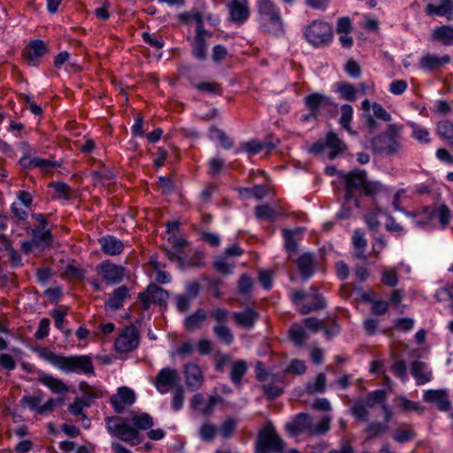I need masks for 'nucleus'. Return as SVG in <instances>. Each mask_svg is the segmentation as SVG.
I'll return each mask as SVG.
<instances>
[{
  "mask_svg": "<svg viewBox=\"0 0 453 453\" xmlns=\"http://www.w3.org/2000/svg\"><path fill=\"white\" fill-rule=\"evenodd\" d=\"M35 352L43 360L49 362L64 372H83L86 374L94 372L93 363L91 357L88 356L65 357L58 355L49 349L42 347L35 349Z\"/></svg>",
  "mask_w": 453,
  "mask_h": 453,
  "instance_id": "1",
  "label": "nucleus"
},
{
  "mask_svg": "<svg viewBox=\"0 0 453 453\" xmlns=\"http://www.w3.org/2000/svg\"><path fill=\"white\" fill-rule=\"evenodd\" d=\"M407 215L412 217L415 227L419 229L434 228L436 221L441 228H445L453 219L451 210L445 204L426 207L419 212Z\"/></svg>",
  "mask_w": 453,
  "mask_h": 453,
  "instance_id": "2",
  "label": "nucleus"
},
{
  "mask_svg": "<svg viewBox=\"0 0 453 453\" xmlns=\"http://www.w3.org/2000/svg\"><path fill=\"white\" fill-rule=\"evenodd\" d=\"M257 10L259 24L263 32L276 36L284 33V24L280 12L271 0H259Z\"/></svg>",
  "mask_w": 453,
  "mask_h": 453,
  "instance_id": "3",
  "label": "nucleus"
},
{
  "mask_svg": "<svg viewBox=\"0 0 453 453\" xmlns=\"http://www.w3.org/2000/svg\"><path fill=\"white\" fill-rule=\"evenodd\" d=\"M401 132V126L396 124L388 125L385 134H381L372 140L371 146L372 150L387 156L397 155L403 149V145L398 139Z\"/></svg>",
  "mask_w": 453,
  "mask_h": 453,
  "instance_id": "4",
  "label": "nucleus"
},
{
  "mask_svg": "<svg viewBox=\"0 0 453 453\" xmlns=\"http://www.w3.org/2000/svg\"><path fill=\"white\" fill-rule=\"evenodd\" d=\"M339 177L342 179V180L344 182L347 194H346V204L342 208V210L338 213V217L340 219H345L349 217L350 213L347 210L346 206L349 204V206L351 203L355 207L358 206L357 201L355 199L352 201L351 199V192L354 190H359L362 192L366 176L365 173L363 171H352L349 173H339Z\"/></svg>",
  "mask_w": 453,
  "mask_h": 453,
  "instance_id": "5",
  "label": "nucleus"
},
{
  "mask_svg": "<svg viewBox=\"0 0 453 453\" xmlns=\"http://www.w3.org/2000/svg\"><path fill=\"white\" fill-rule=\"evenodd\" d=\"M107 430L111 434L129 443L132 446L142 442L140 433L130 426L124 418L119 417H107L105 418Z\"/></svg>",
  "mask_w": 453,
  "mask_h": 453,
  "instance_id": "6",
  "label": "nucleus"
},
{
  "mask_svg": "<svg viewBox=\"0 0 453 453\" xmlns=\"http://www.w3.org/2000/svg\"><path fill=\"white\" fill-rule=\"evenodd\" d=\"M285 447L283 440L279 436L272 425L266 426L257 435L256 453L282 452Z\"/></svg>",
  "mask_w": 453,
  "mask_h": 453,
  "instance_id": "7",
  "label": "nucleus"
},
{
  "mask_svg": "<svg viewBox=\"0 0 453 453\" xmlns=\"http://www.w3.org/2000/svg\"><path fill=\"white\" fill-rule=\"evenodd\" d=\"M318 419L313 425V434L328 431L331 422V404L326 398L313 399V419Z\"/></svg>",
  "mask_w": 453,
  "mask_h": 453,
  "instance_id": "8",
  "label": "nucleus"
},
{
  "mask_svg": "<svg viewBox=\"0 0 453 453\" xmlns=\"http://www.w3.org/2000/svg\"><path fill=\"white\" fill-rule=\"evenodd\" d=\"M361 109L363 110L362 116L365 124L370 129L377 127L376 119H380L385 122H389L392 119L391 115L379 103H371L368 99H365L361 103Z\"/></svg>",
  "mask_w": 453,
  "mask_h": 453,
  "instance_id": "9",
  "label": "nucleus"
},
{
  "mask_svg": "<svg viewBox=\"0 0 453 453\" xmlns=\"http://www.w3.org/2000/svg\"><path fill=\"white\" fill-rule=\"evenodd\" d=\"M139 332L134 326H128L115 341V349L119 353H127L139 346Z\"/></svg>",
  "mask_w": 453,
  "mask_h": 453,
  "instance_id": "10",
  "label": "nucleus"
},
{
  "mask_svg": "<svg viewBox=\"0 0 453 453\" xmlns=\"http://www.w3.org/2000/svg\"><path fill=\"white\" fill-rule=\"evenodd\" d=\"M179 380L177 370L170 367L162 368L157 374L154 386L160 394H166Z\"/></svg>",
  "mask_w": 453,
  "mask_h": 453,
  "instance_id": "11",
  "label": "nucleus"
},
{
  "mask_svg": "<svg viewBox=\"0 0 453 453\" xmlns=\"http://www.w3.org/2000/svg\"><path fill=\"white\" fill-rule=\"evenodd\" d=\"M311 333V318H306L303 323H296L291 326L288 331L290 340L297 347L304 346L310 339Z\"/></svg>",
  "mask_w": 453,
  "mask_h": 453,
  "instance_id": "12",
  "label": "nucleus"
},
{
  "mask_svg": "<svg viewBox=\"0 0 453 453\" xmlns=\"http://www.w3.org/2000/svg\"><path fill=\"white\" fill-rule=\"evenodd\" d=\"M167 297V291L156 284L149 285L145 293L139 294V299L144 310H148L151 303L162 304L165 303Z\"/></svg>",
  "mask_w": 453,
  "mask_h": 453,
  "instance_id": "13",
  "label": "nucleus"
},
{
  "mask_svg": "<svg viewBox=\"0 0 453 453\" xmlns=\"http://www.w3.org/2000/svg\"><path fill=\"white\" fill-rule=\"evenodd\" d=\"M98 273L102 276V279L108 284H118L119 283L125 274V268L110 263L103 262L97 266Z\"/></svg>",
  "mask_w": 453,
  "mask_h": 453,
  "instance_id": "14",
  "label": "nucleus"
},
{
  "mask_svg": "<svg viewBox=\"0 0 453 453\" xmlns=\"http://www.w3.org/2000/svg\"><path fill=\"white\" fill-rule=\"evenodd\" d=\"M206 14V4H202L200 6L192 8L189 12H181L178 15L180 21L185 24H189L191 21H196V32L207 33L203 26V15Z\"/></svg>",
  "mask_w": 453,
  "mask_h": 453,
  "instance_id": "15",
  "label": "nucleus"
},
{
  "mask_svg": "<svg viewBox=\"0 0 453 453\" xmlns=\"http://www.w3.org/2000/svg\"><path fill=\"white\" fill-rule=\"evenodd\" d=\"M311 429V418L308 413H299L285 425V430L291 436H297Z\"/></svg>",
  "mask_w": 453,
  "mask_h": 453,
  "instance_id": "16",
  "label": "nucleus"
},
{
  "mask_svg": "<svg viewBox=\"0 0 453 453\" xmlns=\"http://www.w3.org/2000/svg\"><path fill=\"white\" fill-rule=\"evenodd\" d=\"M135 395L133 390L127 387L119 388L118 393L111 395V403L117 413H122L126 406L134 403Z\"/></svg>",
  "mask_w": 453,
  "mask_h": 453,
  "instance_id": "17",
  "label": "nucleus"
},
{
  "mask_svg": "<svg viewBox=\"0 0 453 453\" xmlns=\"http://www.w3.org/2000/svg\"><path fill=\"white\" fill-rule=\"evenodd\" d=\"M332 38V27L327 22H313V46L326 44Z\"/></svg>",
  "mask_w": 453,
  "mask_h": 453,
  "instance_id": "18",
  "label": "nucleus"
},
{
  "mask_svg": "<svg viewBox=\"0 0 453 453\" xmlns=\"http://www.w3.org/2000/svg\"><path fill=\"white\" fill-rule=\"evenodd\" d=\"M186 384L192 390L201 388L203 383V372L196 364L188 363L185 365Z\"/></svg>",
  "mask_w": 453,
  "mask_h": 453,
  "instance_id": "19",
  "label": "nucleus"
},
{
  "mask_svg": "<svg viewBox=\"0 0 453 453\" xmlns=\"http://www.w3.org/2000/svg\"><path fill=\"white\" fill-rule=\"evenodd\" d=\"M231 20L243 23L250 16L248 0H233L229 4Z\"/></svg>",
  "mask_w": 453,
  "mask_h": 453,
  "instance_id": "20",
  "label": "nucleus"
},
{
  "mask_svg": "<svg viewBox=\"0 0 453 453\" xmlns=\"http://www.w3.org/2000/svg\"><path fill=\"white\" fill-rule=\"evenodd\" d=\"M424 400L435 404L441 411H448L450 407L448 392L444 389L425 391Z\"/></svg>",
  "mask_w": 453,
  "mask_h": 453,
  "instance_id": "21",
  "label": "nucleus"
},
{
  "mask_svg": "<svg viewBox=\"0 0 453 453\" xmlns=\"http://www.w3.org/2000/svg\"><path fill=\"white\" fill-rule=\"evenodd\" d=\"M232 317L239 326L250 329L258 319L259 314L251 308H246L242 311L233 312Z\"/></svg>",
  "mask_w": 453,
  "mask_h": 453,
  "instance_id": "22",
  "label": "nucleus"
},
{
  "mask_svg": "<svg viewBox=\"0 0 453 453\" xmlns=\"http://www.w3.org/2000/svg\"><path fill=\"white\" fill-rule=\"evenodd\" d=\"M429 15L450 18L453 15V3L451 0H437L426 6Z\"/></svg>",
  "mask_w": 453,
  "mask_h": 453,
  "instance_id": "23",
  "label": "nucleus"
},
{
  "mask_svg": "<svg viewBox=\"0 0 453 453\" xmlns=\"http://www.w3.org/2000/svg\"><path fill=\"white\" fill-rule=\"evenodd\" d=\"M102 251L109 256L120 254L124 250L123 242L112 235H106L98 240Z\"/></svg>",
  "mask_w": 453,
  "mask_h": 453,
  "instance_id": "24",
  "label": "nucleus"
},
{
  "mask_svg": "<svg viewBox=\"0 0 453 453\" xmlns=\"http://www.w3.org/2000/svg\"><path fill=\"white\" fill-rule=\"evenodd\" d=\"M290 298L300 313H310L311 311V296L308 292L302 289L295 290Z\"/></svg>",
  "mask_w": 453,
  "mask_h": 453,
  "instance_id": "25",
  "label": "nucleus"
},
{
  "mask_svg": "<svg viewBox=\"0 0 453 453\" xmlns=\"http://www.w3.org/2000/svg\"><path fill=\"white\" fill-rule=\"evenodd\" d=\"M129 290L126 286L116 288L105 303V309L117 311L123 306L124 301L129 297Z\"/></svg>",
  "mask_w": 453,
  "mask_h": 453,
  "instance_id": "26",
  "label": "nucleus"
},
{
  "mask_svg": "<svg viewBox=\"0 0 453 453\" xmlns=\"http://www.w3.org/2000/svg\"><path fill=\"white\" fill-rule=\"evenodd\" d=\"M38 381L47 387L54 394H65L69 391L67 385L58 378L43 373L38 377Z\"/></svg>",
  "mask_w": 453,
  "mask_h": 453,
  "instance_id": "27",
  "label": "nucleus"
},
{
  "mask_svg": "<svg viewBox=\"0 0 453 453\" xmlns=\"http://www.w3.org/2000/svg\"><path fill=\"white\" fill-rule=\"evenodd\" d=\"M411 372L418 385H423L429 382L433 378V373L427 365L421 361H415L411 365Z\"/></svg>",
  "mask_w": 453,
  "mask_h": 453,
  "instance_id": "28",
  "label": "nucleus"
},
{
  "mask_svg": "<svg viewBox=\"0 0 453 453\" xmlns=\"http://www.w3.org/2000/svg\"><path fill=\"white\" fill-rule=\"evenodd\" d=\"M30 234L36 248L45 250L52 247L53 236L50 229L41 230L34 228L31 230Z\"/></svg>",
  "mask_w": 453,
  "mask_h": 453,
  "instance_id": "29",
  "label": "nucleus"
},
{
  "mask_svg": "<svg viewBox=\"0 0 453 453\" xmlns=\"http://www.w3.org/2000/svg\"><path fill=\"white\" fill-rule=\"evenodd\" d=\"M449 62L450 57L449 55L437 57L433 54H426L420 58V67L426 71H433Z\"/></svg>",
  "mask_w": 453,
  "mask_h": 453,
  "instance_id": "30",
  "label": "nucleus"
},
{
  "mask_svg": "<svg viewBox=\"0 0 453 453\" xmlns=\"http://www.w3.org/2000/svg\"><path fill=\"white\" fill-rule=\"evenodd\" d=\"M47 52L46 44L41 41H32L27 46L25 55L27 59L33 65Z\"/></svg>",
  "mask_w": 453,
  "mask_h": 453,
  "instance_id": "31",
  "label": "nucleus"
},
{
  "mask_svg": "<svg viewBox=\"0 0 453 453\" xmlns=\"http://www.w3.org/2000/svg\"><path fill=\"white\" fill-rule=\"evenodd\" d=\"M326 147L328 150V157L331 159L336 158L346 150L345 144L334 133L327 134Z\"/></svg>",
  "mask_w": 453,
  "mask_h": 453,
  "instance_id": "32",
  "label": "nucleus"
},
{
  "mask_svg": "<svg viewBox=\"0 0 453 453\" xmlns=\"http://www.w3.org/2000/svg\"><path fill=\"white\" fill-rule=\"evenodd\" d=\"M303 229L300 227L293 230L283 229V238L285 249L288 253L296 252L297 250V242L301 240Z\"/></svg>",
  "mask_w": 453,
  "mask_h": 453,
  "instance_id": "33",
  "label": "nucleus"
},
{
  "mask_svg": "<svg viewBox=\"0 0 453 453\" xmlns=\"http://www.w3.org/2000/svg\"><path fill=\"white\" fill-rule=\"evenodd\" d=\"M205 35L211 36V33H199L196 32L194 42L192 45L193 55L199 60H204L206 58V42Z\"/></svg>",
  "mask_w": 453,
  "mask_h": 453,
  "instance_id": "34",
  "label": "nucleus"
},
{
  "mask_svg": "<svg viewBox=\"0 0 453 453\" xmlns=\"http://www.w3.org/2000/svg\"><path fill=\"white\" fill-rule=\"evenodd\" d=\"M207 314L203 309H197L193 314L185 319V326L188 331H195L202 326L206 320Z\"/></svg>",
  "mask_w": 453,
  "mask_h": 453,
  "instance_id": "35",
  "label": "nucleus"
},
{
  "mask_svg": "<svg viewBox=\"0 0 453 453\" xmlns=\"http://www.w3.org/2000/svg\"><path fill=\"white\" fill-rule=\"evenodd\" d=\"M433 39L439 41L444 45L453 44V27L451 26H441L436 27L432 34Z\"/></svg>",
  "mask_w": 453,
  "mask_h": 453,
  "instance_id": "36",
  "label": "nucleus"
},
{
  "mask_svg": "<svg viewBox=\"0 0 453 453\" xmlns=\"http://www.w3.org/2000/svg\"><path fill=\"white\" fill-rule=\"evenodd\" d=\"M295 263L302 278L308 280L311 275V254L307 252L301 255Z\"/></svg>",
  "mask_w": 453,
  "mask_h": 453,
  "instance_id": "37",
  "label": "nucleus"
},
{
  "mask_svg": "<svg viewBox=\"0 0 453 453\" xmlns=\"http://www.w3.org/2000/svg\"><path fill=\"white\" fill-rule=\"evenodd\" d=\"M213 333L216 337L224 344L231 345L234 341V336L231 329L226 325H215Z\"/></svg>",
  "mask_w": 453,
  "mask_h": 453,
  "instance_id": "38",
  "label": "nucleus"
},
{
  "mask_svg": "<svg viewBox=\"0 0 453 453\" xmlns=\"http://www.w3.org/2000/svg\"><path fill=\"white\" fill-rule=\"evenodd\" d=\"M248 369L247 363L244 360H237L233 363L230 372L231 380L237 386L241 384V380Z\"/></svg>",
  "mask_w": 453,
  "mask_h": 453,
  "instance_id": "39",
  "label": "nucleus"
},
{
  "mask_svg": "<svg viewBox=\"0 0 453 453\" xmlns=\"http://www.w3.org/2000/svg\"><path fill=\"white\" fill-rule=\"evenodd\" d=\"M411 128V136L421 143H428L430 142V134L427 128L414 122H409Z\"/></svg>",
  "mask_w": 453,
  "mask_h": 453,
  "instance_id": "40",
  "label": "nucleus"
},
{
  "mask_svg": "<svg viewBox=\"0 0 453 453\" xmlns=\"http://www.w3.org/2000/svg\"><path fill=\"white\" fill-rule=\"evenodd\" d=\"M255 216L259 220H275L278 217V212L269 206L268 204L258 205L255 207Z\"/></svg>",
  "mask_w": 453,
  "mask_h": 453,
  "instance_id": "41",
  "label": "nucleus"
},
{
  "mask_svg": "<svg viewBox=\"0 0 453 453\" xmlns=\"http://www.w3.org/2000/svg\"><path fill=\"white\" fill-rule=\"evenodd\" d=\"M353 119V108L349 104H343L341 107V117L340 124L342 128L347 130L350 134H355L349 127V124Z\"/></svg>",
  "mask_w": 453,
  "mask_h": 453,
  "instance_id": "42",
  "label": "nucleus"
},
{
  "mask_svg": "<svg viewBox=\"0 0 453 453\" xmlns=\"http://www.w3.org/2000/svg\"><path fill=\"white\" fill-rule=\"evenodd\" d=\"M329 321L327 323L324 321L315 320L313 319V334H321L326 337H330L338 332V327L334 326L329 328Z\"/></svg>",
  "mask_w": 453,
  "mask_h": 453,
  "instance_id": "43",
  "label": "nucleus"
},
{
  "mask_svg": "<svg viewBox=\"0 0 453 453\" xmlns=\"http://www.w3.org/2000/svg\"><path fill=\"white\" fill-rule=\"evenodd\" d=\"M352 243L357 257H362L366 247V240L360 229L355 230L352 235Z\"/></svg>",
  "mask_w": 453,
  "mask_h": 453,
  "instance_id": "44",
  "label": "nucleus"
},
{
  "mask_svg": "<svg viewBox=\"0 0 453 453\" xmlns=\"http://www.w3.org/2000/svg\"><path fill=\"white\" fill-rule=\"evenodd\" d=\"M263 150L261 142L256 139H252L248 142H242L240 148L235 150V154H239L241 151H246L250 155H256Z\"/></svg>",
  "mask_w": 453,
  "mask_h": 453,
  "instance_id": "45",
  "label": "nucleus"
},
{
  "mask_svg": "<svg viewBox=\"0 0 453 453\" xmlns=\"http://www.w3.org/2000/svg\"><path fill=\"white\" fill-rule=\"evenodd\" d=\"M131 420L136 428L142 430H147L153 426V419L151 416L145 412L134 416Z\"/></svg>",
  "mask_w": 453,
  "mask_h": 453,
  "instance_id": "46",
  "label": "nucleus"
},
{
  "mask_svg": "<svg viewBox=\"0 0 453 453\" xmlns=\"http://www.w3.org/2000/svg\"><path fill=\"white\" fill-rule=\"evenodd\" d=\"M395 405L403 411L422 412L423 408L415 402L410 401L405 397H398L395 399Z\"/></svg>",
  "mask_w": 453,
  "mask_h": 453,
  "instance_id": "47",
  "label": "nucleus"
},
{
  "mask_svg": "<svg viewBox=\"0 0 453 453\" xmlns=\"http://www.w3.org/2000/svg\"><path fill=\"white\" fill-rule=\"evenodd\" d=\"M211 316L216 321V325H226L232 313L226 308L216 307L211 311Z\"/></svg>",
  "mask_w": 453,
  "mask_h": 453,
  "instance_id": "48",
  "label": "nucleus"
},
{
  "mask_svg": "<svg viewBox=\"0 0 453 453\" xmlns=\"http://www.w3.org/2000/svg\"><path fill=\"white\" fill-rule=\"evenodd\" d=\"M215 268L223 274L232 273L234 265L224 255L219 256L214 261Z\"/></svg>",
  "mask_w": 453,
  "mask_h": 453,
  "instance_id": "49",
  "label": "nucleus"
},
{
  "mask_svg": "<svg viewBox=\"0 0 453 453\" xmlns=\"http://www.w3.org/2000/svg\"><path fill=\"white\" fill-rule=\"evenodd\" d=\"M236 420L234 418H227L219 427L220 434L223 438L228 439L234 435L236 429Z\"/></svg>",
  "mask_w": 453,
  "mask_h": 453,
  "instance_id": "50",
  "label": "nucleus"
},
{
  "mask_svg": "<svg viewBox=\"0 0 453 453\" xmlns=\"http://www.w3.org/2000/svg\"><path fill=\"white\" fill-rule=\"evenodd\" d=\"M38 394V395H24L20 403L22 405L27 406L31 411H35L38 413V409H40L42 401V392L39 391Z\"/></svg>",
  "mask_w": 453,
  "mask_h": 453,
  "instance_id": "51",
  "label": "nucleus"
},
{
  "mask_svg": "<svg viewBox=\"0 0 453 453\" xmlns=\"http://www.w3.org/2000/svg\"><path fill=\"white\" fill-rule=\"evenodd\" d=\"M437 132L442 138L450 140L453 145V124L448 120L440 121L437 124Z\"/></svg>",
  "mask_w": 453,
  "mask_h": 453,
  "instance_id": "52",
  "label": "nucleus"
},
{
  "mask_svg": "<svg viewBox=\"0 0 453 453\" xmlns=\"http://www.w3.org/2000/svg\"><path fill=\"white\" fill-rule=\"evenodd\" d=\"M196 88L202 92L213 95H219L222 92L221 86L217 82L203 81L197 83Z\"/></svg>",
  "mask_w": 453,
  "mask_h": 453,
  "instance_id": "53",
  "label": "nucleus"
},
{
  "mask_svg": "<svg viewBox=\"0 0 453 453\" xmlns=\"http://www.w3.org/2000/svg\"><path fill=\"white\" fill-rule=\"evenodd\" d=\"M368 407L369 406L366 405V402L354 404L352 407V414L355 418L362 422L366 421L368 419Z\"/></svg>",
  "mask_w": 453,
  "mask_h": 453,
  "instance_id": "54",
  "label": "nucleus"
},
{
  "mask_svg": "<svg viewBox=\"0 0 453 453\" xmlns=\"http://www.w3.org/2000/svg\"><path fill=\"white\" fill-rule=\"evenodd\" d=\"M211 133L215 134V137L219 140L224 149L229 150L234 146V142L228 138L223 130L213 127L211 128Z\"/></svg>",
  "mask_w": 453,
  "mask_h": 453,
  "instance_id": "55",
  "label": "nucleus"
},
{
  "mask_svg": "<svg viewBox=\"0 0 453 453\" xmlns=\"http://www.w3.org/2000/svg\"><path fill=\"white\" fill-rule=\"evenodd\" d=\"M184 403V388L179 386L173 394L172 407L174 411H180Z\"/></svg>",
  "mask_w": 453,
  "mask_h": 453,
  "instance_id": "56",
  "label": "nucleus"
},
{
  "mask_svg": "<svg viewBox=\"0 0 453 453\" xmlns=\"http://www.w3.org/2000/svg\"><path fill=\"white\" fill-rule=\"evenodd\" d=\"M384 214L381 209H376L365 215V222L370 229H375L380 225L379 217Z\"/></svg>",
  "mask_w": 453,
  "mask_h": 453,
  "instance_id": "57",
  "label": "nucleus"
},
{
  "mask_svg": "<svg viewBox=\"0 0 453 453\" xmlns=\"http://www.w3.org/2000/svg\"><path fill=\"white\" fill-rule=\"evenodd\" d=\"M57 166H59V164L57 161H51L44 158L36 157L35 158V168H39L44 173H50Z\"/></svg>",
  "mask_w": 453,
  "mask_h": 453,
  "instance_id": "58",
  "label": "nucleus"
},
{
  "mask_svg": "<svg viewBox=\"0 0 453 453\" xmlns=\"http://www.w3.org/2000/svg\"><path fill=\"white\" fill-rule=\"evenodd\" d=\"M386 398V394L384 390H375L369 394L368 397L366 398V405L371 407H373L377 403H383Z\"/></svg>",
  "mask_w": 453,
  "mask_h": 453,
  "instance_id": "59",
  "label": "nucleus"
},
{
  "mask_svg": "<svg viewBox=\"0 0 453 453\" xmlns=\"http://www.w3.org/2000/svg\"><path fill=\"white\" fill-rule=\"evenodd\" d=\"M217 434V428L213 425L205 424L202 426L199 435L204 441H211Z\"/></svg>",
  "mask_w": 453,
  "mask_h": 453,
  "instance_id": "60",
  "label": "nucleus"
},
{
  "mask_svg": "<svg viewBox=\"0 0 453 453\" xmlns=\"http://www.w3.org/2000/svg\"><path fill=\"white\" fill-rule=\"evenodd\" d=\"M63 403V398H50L44 404L41 405L40 409H38V414L43 415L49 412H52L56 406H61Z\"/></svg>",
  "mask_w": 453,
  "mask_h": 453,
  "instance_id": "61",
  "label": "nucleus"
},
{
  "mask_svg": "<svg viewBox=\"0 0 453 453\" xmlns=\"http://www.w3.org/2000/svg\"><path fill=\"white\" fill-rule=\"evenodd\" d=\"M387 428L388 426L386 425H382L380 423L370 424L365 429V433L367 434V439L380 435L387 430Z\"/></svg>",
  "mask_w": 453,
  "mask_h": 453,
  "instance_id": "62",
  "label": "nucleus"
},
{
  "mask_svg": "<svg viewBox=\"0 0 453 453\" xmlns=\"http://www.w3.org/2000/svg\"><path fill=\"white\" fill-rule=\"evenodd\" d=\"M50 321L49 319H42L40 320L38 328L35 334V337L37 340H42L49 334V329H50Z\"/></svg>",
  "mask_w": 453,
  "mask_h": 453,
  "instance_id": "63",
  "label": "nucleus"
},
{
  "mask_svg": "<svg viewBox=\"0 0 453 453\" xmlns=\"http://www.w3.org/2000/svg\"><path fill=\"white\" fill-rule=\"evenodd\" d=\"M338 90L343 99L353 101L357 96L356 88L352 85L342 84Z\"/></svg>",
  "mask_w": 453,
  "mask_h": 453,
  "instance_id": "64",
  "label": "nucleus"
}]
</instances>
